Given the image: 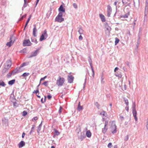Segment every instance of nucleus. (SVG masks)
I'll list each match as a JSON object with an SVG mask.
<instances>
[{
	"instance_id": "19",
	"label": "nucleus",
	"mask_w": 148,
	"mask_h": 148,
	"mask_svg": "<svg viewBox=\"0 0 148 148\" xmlns=\"http://www.w3.org/2000/svg\"><path fill=\"white\" fill-rule=\"evenodd\" d=\"M130 15V12H128L127 13L125 14V15L121 17L124 18H127L128 17V16Z\"/></svg>"
},
{
	"instance_id": "59",
	"label": "nucleus",
	"mask_w": 148,
	"mask_h": 148,
	"mask_svg": "<svg viewBox=\"0 0 148 148\" xmlns=\"http://www.w3.org/2000/svg\"><path fill=\"white\" fill-rule=\"evenodd\" d=\"M42 100H43V99H41V102H42V103H43V102H42Z\"/></svg>"
},
{
	"instance_id": "2",
	"label": "nucleus",
	"mask_w": 148,
	"mask_h": 148,
	"mask_svg": "<svg viewBox=\"0 0 148 148\" xmlns=\"http://www.w3.org/2000/svg\"><path fill=\"white\" fill-rule=\"evenodd\" d=\"M48 37V35L47 34V31L45 30L43 34L41 35L40 38V41H42L43 40H45Z\"/></svg>"
},
{
	"instance_id": "30",
	"label": "nucleus",
	"mask_w": 148,
	"mask_h": 148,
	"mask_svg": "<svg viewBox=\"0 0 148 148\" xmlns=\"http://www.w3.org/2000/svg\"><path fill=\"white\" fill-rule=\"evenodd\" d=\"M27 114V112L25 111H24L23 112L22 115L23 116H25Z\"/></svg>"
},
{
	"instance_id": "12",
	"label": "nucleus",
	"mask_w": 148,
	"mask_h": 148,
	"mask_svg": "<svg viewBox=\"0 0 148 148\" xmlns=\"http://www.w3.org/2000/svg\"><path fill=\"white\" fill-rule=\"evenodd\" d=\"M99 16L100 18L101 21L103 22H105L106 21L105 16L102 14H99Z\"/></svg>"
},
{
	"instance_id": "6",
	"label": "nucleus",
	"mask_w": 148,
	"mask_h": 148,
	"mask_svg": "<svg viewBox=\"0 0 148 148\" xmlns=\"http://www.w3.org/2000/svg\"><path fill=\"white\" fill-rule=\"evenodd\" d=\"M74 77L71 75H69L68 76V80L69 83H71L73 82Z\"/></svg>"
},
{
	"instance_id": "14",
	"label": "nucleus",
	"mask_w": 148,
	"mask_h": 148,
	"mask_svg": "<svg viewBox=\"0 0 148 148\" xmlns=\"http://www.w3.org/2000/svg\"><path fill=\"white\" fill-rule=\"evenodd\" d=\"M59 11H62L63 12H65V9L64 8L63 6L62 5H61L58 9Z\"/></svg>"
},
{
	"instance_id": "37",
	"label": "nucleus",
	"mask_w": 148,
	"mask_h": 148,
	"mask_svg": "<svg viewBox=\"0 0 148 148\" xmlns=\"http://www.w3.org/2000/svg\"><path fill=\"white\" fill-rule=\"evenodd\" d=\"M116 1L114 2V5H115L116 6L117 5V3H118V0H115Z\"/></svg>"
},
{
	"instance_id": "52",
	"label": "nucleus",
	"mask_w": 148,
	"mask_h": 148,
	"mask_svg": "<svg viewBox=\"0 0 148 148\" xmlns=\"http://www.w3.org/2000/svg\"><path fill=\"white\" fill-rule=\"evenodd\" d=\"M39 1V0H37L36 4V5L37 4H38V2Z\"/></svg>"
},
{
	"instance_id": "7",
	"label": "nucleus",
	"mask_w": 148,
	"mask_h": 148,
	"mask_svg": "<svg viewBox=\"0 0 148 148\" xmlns=\"http://www.w3.org/2000/svg\"><path fill=\"white\" fill-rule=\"evenodd\" d=\"M133 114L135 120L136 121L137 120L136 117L137 112L135 107L133 108Z\"/></svg>"
},
{
	"instance_id": "24",
	"label": "nucleus",
	"mask_w": 148,
	"mask_h": 148,
	"mask_svg": "<svg viewBox=\"0 0 148 148\" xmlns=\"http://www.w3.org/2000/svg\"><path fill=\"white\" fill-rule=\"evenodd\" d=\"M29 75V73H25L23 74L22 75V76L23 77H26L27 76Z\"/></svg>"
},
{
	"instance_id": "60",
	"label": "nucleus",
	"mask_w": 148,
	"mask_h": 148,
	"mask_svg": "<svg viewBox=\"0 0 148 148\" xmlns=\"http://www.w3.org/2000/svg\"><path fill=\"white\" fill-rule=\"evenodd\" d=\"M103 79H102V80H101V81H103Z\"/></svg>"
},
{
	"instance_id": "47",
	"label": "nucleus",
	"mask_w": 148,
	"mask_h": 148,
	"mask_svg": "<svg viewBox=\"0 0 148 148\" xmlns=\"http://www.w3.org/2000/svg\"><path fill=\"white\" fill-rule=\"evenodd\" d=\"M25 135V133L24 132H23L22 134V137L23 138L24 137V136Z\"/></svg>"
},
{
	"instance_id": "42",
	"label": "nucleus",
	"mask_w": 148,
	"mask_h": 148,
	"mask_svg": "<svg viewBox=\"0 0 148 148\" xmlns=\"http://www.w3.org/2000/svg\"><path fill=\"white\" fill-rule=\"evenodd\" d=\"M62 108L61 107H60V109L59 110V112L60 113H61L62 111Z\"/></svg>"
},
{
	"instance_id": "40",
	"label": "nucleus",
	"mask_w": 148,
	"mask_h": 148,
	"mask_svg": "<svg viewBox=\"0 0 148 148\" xmlns=\"http://www.w3.org/2000/svg\"><path fill=\"white\" fill-rule=\"evenodd\" d=\"M12 75V73H9L7 75V76L8 77H10Z\"/></svg>"
},
{
	"instance_id": "44",
	"label": "nucleus",
	"mask_w": 148,
	"mask_h": 148,
	"mask_svg": "<svg viewBox=\"0 0 148 148\" xmlns=\"http://www.w3.org/2000/svg\"><path fill=\"white\" fill-rule=\"evenodd\" d=\"M79 40H81L82 39H83V37H82V36L81 35H80L79 36Z\"/></svg>"
},
{
	"instance_id": "58",
	"label": "nucleus",
	"mask_w": 148,
	"mask_h": 148,
	"mask_svg": "<svg viewBox=\"0 0 148 148\" xmlns=\"http://www.w3.org/2000/svg\"><path fill=\"white\" fill-rule=\"evenodd\" d=\"M110 106L111 107V106H112V103H110Z\"/></svg>"
},
{
	"instance_id": "46",
	"label": "nucleus",
	"mask_w": 148,
	"mask_h": 148,
	"mask_svg": "<svg viewBox=\"0 0 148 148\" xmlns=\"http://www.w3.org/2000/svg\"><path fill=\"white\" fill-rule=\"evenodd\" d=\"M73 6L75 8H77V5L75 3H74L73 4Z\"/></svg>"
},
{
	"instance_id": "16",
	"label": "nucleus",
	"mask_w": 148,
	"mask_h": 148,
	"mask_svg": "<svg viewBox=\"0 0 148 148\" xmlns=\"http://www.w3.org/2000/svg\"><path fill=\"white\" fill-rule=\"evenodd\" d=\"M112 9L111 6L109 5L107 6V12H112Z\"/></svg>"
},
{
	"instance_id": "21",
	"label": "nucleus",
	"mask_w": 148,
	"mask_h": 148,
	"mask_svg": "<svg viewBox=\"0 0 148 148\" xmlns=\"http://www.w3.org/2000/svg\"><path fill=\"white\" fill-rule=\"evenodd\" d=\"M24 0V6L25 7L27 6V4L28 3H29V0Z\"/></svg>"
},
{
	"instance_id": "26",
	"label": "nucleus",
	"mask_w": 148,
	"mask_h": 148,
	"mask_svg": "<svg viewBox=\"0 0 148 148\" xmlns=\"http://www.w3.org/2000/svg\"><path fill=\"white\" fill-rule=\"evenodd\" d=\"M55 134L56 135H58L60 134V132L57 130L55 129Z\"/></svg>"
},
{
	"instance_id": "11",
	"label": "nucleus",
	"mask_w": 148,
	"mask_h": 148,
	"mask_svg": "<svg viewBox=\"0 0 148 148\" xmlns=\"http://www.w3.org/2000/svg\"><path fill=\"white\" fill-rule=\"evenodd\" d=\"M25 145V143L23 141H21L18 144V146L19 147L21 148L24 146Z\"/></svg>"
},
{
	"instance_id": "41",
	"label": "nucleus",
	"mask_w": 148,
	"mask_h": 148,
	"mask_svg": "<svg viewBox=\"0 0 148 148\" xmlns=\"http://www.w3.org/2000/svg\"><path fill=\"white\" fill-rule=\"evenodd\" d=\"M47 82L45 81L42 84L46 86H47Z\"/></svg>"
},
{
	"instance_id": "1",
	"label": "nucleus",
	"mask_w": 148,
	"mask_h": 148,
	"mask_svg": "<svg viewBox=\"0 0 148 148\" xmlns=\"http://www.w3.org/2000/svg\"><path fill=\"white\" fill-rule=\"evenodd\" d=\"M64 79L63 77H59V78L57 80L56 84L58 86H62L64 84Z\"/></svg>"
},
{
	"instance_id": "28",
	"label": "nucleus",
	"mask_w": 148,
	"mask_h": 148,
	"mask_svg": "<svg viewBox=\"0 0 148 148\" xmlns=\"http://www.w3.org/2000/svg\"><path fill=\"white\" fill-rule=\"evenodd\" d=\"M6 84H5L4 82L2 81L0 83V86H5Z\"/></svg>"
},
{
	"instance_id": "55",
	"label": "nucleus",
	"mask_w": 148,
	"mask_h": 148,
	"mask_svg": "<svg viewBox=\"0 0 148 148\" xmlns=\"http://www.w3.org/2000/svg\"><path fill=\"white\" fill-rule=\"evenodd\" d=\"M114 148H117V146L116 145H115L114 146Z\"/></svg>"
},
{
	"instance_id": "18",
	"label": "nucleus",
	"mask_w": 148,
	"mask_h": 148,
	"mask_svg": "<svg viewBox=\"0 0 148 148\" xmlns=\"http://www.w3.org/2000/svg\"><path fill=\"white\" fill-rule=\"evenodd\" d=\"M78 32H79V34L81 35L82 34H83L84 30L81 28H79L78 31Z\"/></svg>"
},
{
	"instance_id": "17",
	"label": "nucleus",
	"mask_w": 148,
	"mask_h": 148,
	"mask_svg": "<svg viewBox=\"0 0 148 148\" xmlns=\"http://www.w3.org/2000/svg\"><path fill=\"white\" fill-rule=\"evenodd\" d=\"M14 42H12V40H10L9 42H8L6 44V45L9 47H10L13 44Z\"/></svg>"
},
{
	"instance_id": "10",
	"label": "nucleus",
	"mask_w": 148,
	"mask_h": 148,
	"mask_svg": "<svg viewBox=\"0 0 148 148\" xmlns=\"http://www.w3.org/2000/svg\"><path fill=\"white\" fill-rule=\"evenodd\" d=\"M34 28L33 30V34L34 36H36V32L37 31L36 25H34Z\"/></svg>"
},
{
	"instance_id": "15",
	"label": "nucleus",
	"mask_w": 148,
	"mask_h": 148,
	"mask_svg": "<svg viewBox=\"0 0 148 148\" xmlns=\"http://www.w3.org/2000/svg\"><path fill=\"white\" fill-rule=\"evenodd\" d=\"M15 79L11 80L8 82V84L9 85H12L15 83Z\"/></svg>"
},
{
	"instance_id": "48",
	"label": "nucleus",
	"mask_w": 148,
	"mask_h": 148,
	"mask_svg": "<svg viewBox=\"0 0 148 148\" xmlns=\"http://www.w3.org/2000/svg\"><path fill=\"white\" fill-rule=\"evenodd\" d=\"M118 69L119 68L118 67H116L114 69V71L115 72L116 71L118 70Z\"/></svg>"
},
{
	"instance_id": "50",
	"label": "nucleus",
	"mask_w": 148,
	"mask_h": 148,
	"mask_svg": "<svg viewBox=\"0 0 148 148\" xmlns=\"http://www.w3.org/2000/svg\"><path fill=\"white\" fill-rule=\"evenodd\" d=\"M125 63L128 66H129L130 63L128 62L127 61Z\"/></svg>"
},
{
	"instance_id": "38",
	"label": "nucleus",
	"mask_w": 148,
	"mask_h": 148,
	"mask_svg": "<svg viewBox=\"0 0 148 148\" xmlns=\"http://www.w3.org/2000/svg\"><path fill=\"white\" fill-rule=\"evenodd\" d=\"M40 128H41L40 126V125H39V126L38 127V130H37V132H38V133H39V131L40 130Z\"/></svg>"
},
{
	"instance_id": "4",
	"label": "nucleus",
	"mask_w": 148,
	"mask_h": 148,
	"mask_svg": "<svg viewBox=\"0 0 148 148\" xmlns=\"http://www.w3.org/2000/svg\"><path fill=\"white\" fill-rule=\"evenodd\" d=\"M32 43L29 40H25L23 43V45L24 46H30L31 45Z\"/></svg>"
},
{
	"instance_id": "61",
	"label": "nucleus",
	"mask_w": 148,
	"mask_h": 148,
	"mask_svg": "<svg viewBox=\"0 0 148 148\" xmlns=\"http://www.w3.org/2000/svg\"><path fill=\"white\" fill-rule=\"evenodd\" d=\"M103 121H104V120L103 118Z\"/></svg>"
},
{
	"instance_id": "22",
	"label": "nucleus",
	"mask_w": 148,
	"mask_h": 148,
	"mask_svg": "<svg viewBox=\"0 0 148 148\" xmlns=\"http://www.w3.org/2000/svg\"><path fill=\"white\" fill-rule=\"evenodd\" d=\"M115 45H116L119 43V39H118L117 38H115Z\"/></svg>"
},
{
	"instance_id": "45",
	"label": "nucleus",
	"mask_w": 148,
	"mask_h": 148,
	"mask_svg": "<svg viewBox=\"0 0 148 148\" xmlns=\"http://www.w3.org/2000/svg\"><path fill=\"white\" fill-rule=\"evenodd\" d=\"M47 97L48 99H49L51 98L52 96L50 95H48L47 96Z\"/></svg>"
},
{
	"instance_id": "43",
	"label": "nucleus",
	"mask_w": 148,
	"mask_h": 148,
	"mask_svg": "<svg viewBox=\"0 0 148 148\" xmlns=\"http://www.w3.org/2000/svg\"><path fill=\"white\" fill-rule=\"evenodd\" d=\"M108 12V13H107L108 16V17L110 16V14H111V12Z\"/></svg>"
},
{
	"instance_id": "39",
	"label": "nucleus",
	"mask_w": 148,
	"mask_h": 148,
	"mask_svg": "<svg viewBox=\"0 0 148 148\" xmlns=\"http://www.w3.org/2000/svg\"><path fill=\"white\" fill-rule=\"evenodd\" d=\"M125 103H126V104H127V105H128V103H129L128 100L127 99L125 100Z\"/></svg>"
},
{
	"instance_id": "56",
	"label": "nucleus",
	"mask_w": 148,
	"mask_h": 148,
	"mask_svg": "<svg viewBox=\"0 0 148 148\" xmlns=\"http://www.w3.org/2000/svg\"><path fill=\"white\" fill-rule=\"evenodd\" d=\"M51 148H55V147L54 146H52L51 147Z\"/></svg>"
},
{
	"instance_id": "31",
	"label": "nucleus",
	"mask_w": 148,
	"mask_h": 148,
	"mask_svg": "<svg viewBox=\"0 0 148 148\" xmlns=\"http://www.w3.org/2000/svg\"><path fill=\"white\" fill-rule=\"evenodd\" d=\"M58 16L60 17H62V13L61 12H60L57 16Z\"/></svg>"
},
{
	"instance_id": "63",
	"label": "nucleus",
	"mask_w": 148,
	"mask_h": 148,
	"mask_svg": "<svg viewBox=\"0 0 148 148\" xmlns=\"http://www.w3.org/2000/svg\"><path fill=\"white\" fill-rule=\"evenodd\" d=\"M45 97V99L46 97Z\"/></svg>"
},
{
	"instance_id": "5",
	"label": "nucleus",
	"mask_w": 148,
	"mask_h": 148,
	"mask_svg": "<svg viewBox=\"0 0 148 148\" xmlns=\"http://www.w3.org/2000/svg\"><path fill=\"white\" fill-rule=\"evenodd\" d=\"M108 122L107 121H105V123L104 127L102 129V132L105 134L106 133L108 130Z\"/></svg>"
},
{
	"instance_id": "29",
	"label": "nucleus",
	"mask_w": 148,
	"mask_h": 148,
	"mask_svg": "<svg viewBox=\"0 0 148 148\" xmlns=\"http://www.w3.org/2000/svg\"><path fill=\"white\" fill-rule=\"evenodd\" d=\"M33 93H36V94H37L38 93V94H39L38 88L36 90H34L33 92Z\"/></svg>"
},
{
	"instance_id": "8",
	"label": "nucleus",
	"mask_w": 148,
	"mask_h": 148,
	"mask_svg": "<svg viewBox=\"0 0 148 148\" xmlns=\"http://www.w3.org/2000/svg\"><path fill=\"white\" fill-rule=\"evenodd\" d=\"M55 21L61 23L64 20V19L62 17L57 16L55 19Z\"/></svg>"
},
{
	"instance_id": "34",
	"label": "nucleus",
	"mask_w": 148,
	"mask_h": 148,
	"mask_svg": "<svg viewBox=\"0 0 148 148\" xmlns=\"http://www.w3.org/2000/svg\"><path fill=\"white\" fill-rule=\"evenodd\" d=\"M38 119V118L37 117H34L32 119V121H36Z\"/></svg>"
},
{
	"instance_id": "62",
	"label": "nucleus",
	"mask_w": 148,
	"mask_h": 148,
	"mask_svg": "<svg viewBox=\"0 0 148 148\" xmlns=\"http://www.w3.org/2000/svg\"><path fill=\"white\" fill-rule=\"evenodd\" d=\"M125 88H126V85H125Z\"/></svg>"
},
{
	"instance_id": "53",
	"label": "nucleus",
	"mask_w": 148,
	"mask_h": 148,
	"mask_svg": "<svg viewBox=\"0 0 148 148\" xmlns=\"http://www.w3.org/2000/svg\"><path fill=\"white\" fill-rule=\"evenodd\" d=\"M38 95H37V96L39 98H40V96H39V95H38Z\"/></svg>"
},
{
	"instance_id": "57",
	"label": "nucleus",
	"mask_w": 148,
	"mask_h": 148,
	"mask_svg": "<svg viewBox=\"0 0 148 148\" xmlns=\"http://www.w3.org/2000/svg\"><path fill=\"white\" fill-rule=\"evenodd\" d=\"M24 65H25L24 64H22V66H21V67H23V66H24Z\"/></svg>"
},
{
	"instance_id": "33",
	"label": "nucleus",
	"mask_w": 148,
	"mask_h": 148,
	"mask_svg": "<svg viewBox=\"0 0 148 148\" xmlns=\"http://www.w3.org/2000/svg\"><path fill=\"white\" fill-rule=\"evenodd\" d=\"M129 138V136L128 135H127L124 138V140L125 141H127L128 140Z\"/></svg>"
},
{
	"instance_id": "35",
	"label": "nucleus",
	"mask_w": 148,
	"mask_h": 148,
	"mask_svg": "<svg viewBox=\"0 0 148 148\" xmlns=\"http://www.w3.org/2000/svg\"><path fill=\"white\" fill-rule=\"evenodd\" d=\"M47 77V76H45L44 77L41 78L40 80V83L41 82V81H42L43 80H44Z\"/></svg>"
},
{
	"instance_id": "20",
	"label": "nucleus",
	"mask_w": 148,
	"mask_h": 148,
	"mask_svg": "<svg viewBox=\"0 0 148 148\" xmlns=\"http://www.w3.org/2000/svg\"><path fill=\"white\" fill-rule=\"evenodd\" d=\"M100 114L103 116H106L107 115V114L106 112L105 111H103L100 113Z\"/></svg>"
},
{
	"instance_id": "9",
	"label": "nucleus",
	"mask_w": 148,
	"mask_h": 148,
	"mask_svg": "<svg viewBox=\"0 0 148 148\" xmlns=\"http://www.w3.org/2000/svg\"><path fill=\"white\" fill-rule=\"evenodd\" d=\"M11 62L10 60H8L5 64V67L7 69H9L11 67Z\"/></svg>"
},
{
	"instance_id": "25",
	"label": "nucleus",
	"mask_w": 148,
	"mask_h": 148,
	"mask_svg": "<svg viewBox=\"0 0 148 148\" xmlns=\"http://www.w3.org/2000/svg\"><path fill=\"white\" fill-rule=\"evenodd\" d=\"M90 65L91 67V68L92 71V73H93V77H94V75H95L94 71V69H93V67H92V63H90Z\"/></svg>"
},
{
	"instance_id": "13",
	"label": "nucleus",
	"mask_w": 148,
	"mask_h": 148,
	"mask_svg": "<svg viewBox=\"0 0 148 148\" xmlns=\"http://www.w3.org/2000/svg\"><path fill=\"white\" fill-rule=\"evenodd\" d=\"M86 135L88 138L90 137L91 136V133L90 130H88L86 132Z\"/></svg>"
},
{
	"instance_id": "32",
	"label": "nucleus",
	"mask_w": 148,
	"mask_h": 148,
	"mask_svg": "<svg viewBox=\"0 0 148 148\" xmlns=\"http://www.w3.org/2000/svg\"><path fill=\"white\" fill-rule=\"evenodd\" d=\"M112 146V143H110L108 145V147L109 148H111Z\"/></svg>"
},
{
	"instance_id": "49",
	"label": "nucleus",
	"mask_w": 148,
	"mask_h": 148,
	"mask_svg": "<svg viewBox=\"0 0 148 148\" xmlns=\"http://www.w3.org/2000/svg\"><path fill=\"white\" fill-rule=\"evenodd\" d=\"M37 51H35V52H34V54H35L33 56H36L37 54Z\"/></svg>"
},
{
	"instance_id": "51",
	"label": "nucleus",
	"mask_w": 148,
	"mask_h": 148,
	"mask_svg": "<svg viewBox=\"0 0 148 148\" xmlns=\"http://www.w3.org/2000/svg\"><path fill=\"white\" fill-rule=\"evenodd\" d=\"M125 109L127 112L128 111L129 108H128V106L127 107H125Z\"/></svg>"
},
{
	"instance_id": "54",
	"label": "nucleus",
	"mask_w": 148,
	"mask_h": 148,
	"mask_svg": "<svg viewBox=\"0 0 148 148\" xmlns=\"http://www.w3.org/2000/svg\"><path fill=\"white\" fill-rule=\"evenodd\" d=\"M147 129H148V121L147 122Z\"/></svg>"
},
{
	"instance_id": "23",
	"label": "nucleus",
	"mask_w": 148,
	"mask_h": 148,
	"mask_svg": "<svg viewBox=\"0 0 148 148\" xmlns=\"http://www.w3.org/2000/svg\"><path fill=\"white\" fill-rule=\"evenodd\" d=\"M80 103L79 102L78 104V107L77 108V109L79 111L82 110L83 109L82 106H80Z\"/></svg>"
},
{
	"instance_id": "3",
	"label": "nucleus",
	"mask_w": 148,
	"mask_h": 148,
	"mask_svg": "<svg viewBox=\"0 0 148 148\" xmlns=\"http://www.w3.org/2000/svg\"><path fill=\"white\" fill-rule=\"evenodd\" d=\"M110 131L113 134L116 132V126L113 123H112L110 127Z\"/></svg>"
},
{
	"instance_id": "36",
	"label": "nucleus",
	"mask_w": 148,
	"mask_h": 148,
	"mask_svg": "<svg viewBox=\"0 0 148 148\" xmlns=\"http://www.w3.org/2000/svg\"><path fill=\"white\" fill-rule=\"evenodd\" d=\"M34 125H33V127L32 128L30 132V134H31V133H32L33 132V129H34Z\"/></svg>"
},
{
	"instance_id": "27",
	"label": "nucleus",
	"mask_w": 148,
	"mask_h": 148,
	"mask_svg": "<svg viewBox=\"0 0 148 148\" xmlns=\"http://www.w3.org/2000/svg\"><path fill=\"white\" fill-rule=\"evenodd\" d=\"M31 18V16H30V17L29 18H28L27 21L26 22V24H25V27L27 26V25L28 23L29 22L30 19V18Z\"/></svg>"
}]
</instances>
